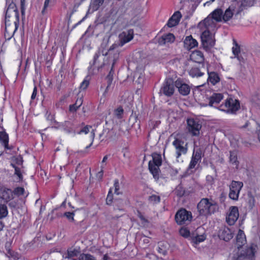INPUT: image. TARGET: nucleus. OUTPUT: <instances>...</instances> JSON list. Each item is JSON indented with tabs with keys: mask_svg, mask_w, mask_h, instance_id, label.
<instances>
[{
	"mask_svg": "<svg viewBox=\"0 0 260 260\" xmlns=\"http://www.w3.org/2000/svg\"><path fill=\"white\" fill-rule=\"evenodd\" d=\"M199 215L207 217L219 210L217 202L212 198H202L197 205Z\"/></svg>",
	"mask_w": 260,
	"mask_h": 260,
	"instance_id": "f257e3e1",
	"label": "nucleus"
},
{
	"mask_svg": "<svg viewBox=\"0 0 260 260\" xmlns=\"http://www.w3.org/2000/svg\"><path fill=\"white\" fill-rule=\"evenodd\" d=\"M256 246L252 244L234 254L232 260H255V253Z\"/></svg>",
	"mask_w": 260,
	"mask_h": 260,
	"instance_id": "f03ea898",
	"label": "nucleus"
},
{
	"mask_svg": "<svg viewBox=\"0 0 260 260\" xmlns=\"http://www.w3.org/2000/svg\"><path fill=\"white\" fill-rule=\"evenodd\" d=\"M240 108V101L236 99L229 97L223 104H221L218 109L224 111L226 113L236 114L237 111Z\"/></svg>",
	"mask_w": 260,
	"mask_h": 260,
	"instance_id": "7ed1b4c3",
	"label": "nucleus"
},
{
	"mask_svg": "<svg viewBox=\"0 0 260 260\" xmlns=\"http://www.w3.org/2000/svg\"><path fill=\"white\" fill-rule=\"evenodd\" d=\"M192 218V213L185 209L182 208L179 210L175 214V219L179 225L184 224L190 222Z\"/></svg>",
	"mask_w": 260,
	"mask_h": 260,
	"instance_id": "20e7f679",
	"label": "nucleus"
},
{
	"mask_svg": "<svg viewBox=\"0 0 260 260\" xmlns=\"http://www.w3.org/2000/svg\"><path fill=\"white\" fill-rule=\"evenodd\" d=\"M176 149V158H179L182 154H185L188 150V145L182 139L176 138L172 143Z\"/></svg>",
	"mask_w": 260,
	"mask_h": 260,
	"instance_id": "39448f33",
	"label": "nucleus"
},
{
	"mask_svg": "<svg viewBox=\"0 0 260 260\" xmlns=\"http://www.w3.org/2000/svg\"><path fill=\"white\" fill-rule=\"evenodd\" d=\"M243 186V183L242 182L233 180L230 185L229 198L233 200L237 201L240 190Z\"/></svg>",
	"mask_w": 260,
	"mask_h": 260,
	"instance_id": "423d86ee",
	"label": "nucleus"
},
{
	"mask_svg": "<svg viewBox=\"0 0 260 260\" xmlns=\"http://www.w3.org/2000/svg\"><path fill=\"white\" fill-rule=\"evenodd\" d=\"M9 18L6 19L5 18V36L6 37H8V39H10L14 35L15 32L17 30L19 24V18L16 19L14 22L13 24H11L9 23Z\"/></svg>",
	"mask_w": 260,
	"mask_h": 260,
	"instance_id": "0eeeda50",
	"label": "nucleus"
},
{
	"mask_svg": "<svg viewBox=\"0 0 260 260\" xmlns=\"http://www.w3.org/2000/svg\"><path fill=\"white\" fill-rule=\"evenodd\" d=\"M174 85L175 83L172 78H167L160 88L159 93L168 97L171 96L174 92Z\"/></svg>",
	"mask_w": 260,
	"mask_h": 260,
	"instance_id": "6e6552de",
	"label": "nucleus"
},
{
	"mask_svg": "<svg viewBox=\"0 0 260 260\" xmlns=\"http://www.w3.org/2000/svg\"><path fill=\"white\" fill-rule=\"evenodd\" d=\"M187 124L188 131L192 136H199L200 131L202 127V125L199 123V121L193 118H190L187 120Z\"/></svg>",
	"mask_w": 260,
	"mask_h": 260,
	"instance_id": "1a4fd4ad",
	"label": "nucleus"
},
{
	"mask_svg": "<svg viewBox=\"0 0 260 260\" xmlns=\"http://www.w3.org/2000/svg\"><path fill=\"white\" fill-rule=\"evenodd\" d=\"M6 5H8V6L5 12V18H10L13 14L16 19H19V13L16 4L12 0H6Z\"/></svg>",
	"mask_w": 260,
	"mask_h": 260,
	"instance_id": "9d476101",
	"label": "nucleus"
},
{
	"mask_svg": "<svg viewBox=\"0 0 260 260\" xmlns=\"http://www.w3.org/2000/svg\"><path fill=\"white\" fill-rule=\"evenodd\" d=\"M118 46L122 47L125 44L130 42L134 38V30L129 29L123 31L119 35Z\"/></svg>",
	"mask_w": 260,
	"mask_h": 260,
	"instance_id": "9b49d317",
	"label": "nucleus"
},
{
	"mask_svg": "<svg viewBox=\"0 0 260 260\" xmlns=\"http://www.w3.org/2000/svg\"><path fill=\"white\" fill-rule=\"evenodd\" d=\"M218 237L220 240L228 242L234 237V232L227 226L221 227L218 232Z\"/></svg>",
	"mask_w": 260,
	"mask_h": 260,
	"instance_id": "f8f14e48",
	"label": "nucleus"
},
{
	"mask_svg": "<svg viewBox=\"0 0 260 260\" xmlns=\"http://www.w3.org/2000/svg\"><path fill=\"white\" fill-rule=\"evenodd\" d=\"M239 216L238 208L237 206H231L229 209V212L226 217L227 223L232 225L235 224Z\"/></svg>",
	"mask_w": 260,
	"mask_h": 260,
	"instance_id": "ddd939ff",
	"label": "nucleus"
},
{
	"mask_svg": "<svg viewBox=\"0 0 260 260\" xmlns=\"http://www.w3.org/2000/svg\"><path fill=\"white\" fill-rule=\"evenodd\" d=\"M175 86L178 88L180 94L182 95H187L190 93V86L180 79H178L175 82Z\"/></svg>",
	"mask_w": 260,
	"mask_h": 260,
	"instance_id": "4468645a",
	"label": "nucleus"
},
{
	"mask_svg": "<svg viewBox=\"0 0 260 260\" xmlns=\"http://www.w3.org/2000/svg\"><path fill=\"white\" fill-rule=\"evenodd\" d=\"M202 157V150L200 148L194 149L190 162L188 167V170H191L195 168L199 161H200Z\"/></svg>",
	"mask_w": 260,
	"mask_h": 260,
	"instance_id": "2eb2a0df",
	"label": "nucleus"
},
{
	"mask_svg": "<svg viewBox=\"0 0 260 260\" xmlns=\"http://www.w3.org/2000/svg\"><path fill=\"white\" fill-rule=\"evenodd\" d=\"M223 99V95L222 93H213L209 98L208 105L210 107H213L218 109L219 107H217V105Z\"/></svg>",
	"mask_w": 260,
	"mask_h": 260,
	"instance_id": "dca6fc26",
	"label": "nucleus"
},
{
	"mask_svg": "<svg viewBox=\"0 0 260 260\" xmlns=\"http://www.w3.org/2000/svg\"><path fill=\"white\" fill-rule=\"evenodd\" d=\"M181 17L182 15L180 11L175 12L169 19L167 24V26L169 27H172L178 25Z\"/></svg>",
	"mask_w": 260,
	"mask_h": 260,
	"instance_id": "f3484780",
	"label": "nucleus"
},
{
	"mask_svg": "<svg viewBox=\"0 0 260 260\" xmlns=\"http://www.w3.org/2000/svg\"><path fill=\"white\" fill-rule=\"evenodd\" d=\"M13 198L12 190L10 189L1 188L0 190V199L4 202L8 203Z\"/></svg>",
	"mask_w": 260,
	"mask_h": 260,
	"instance_id": "a211bd4d",
	"label": "nucleus"
},
{
	"mask_svg": "<svg viewBox=\"0 0 260 260\" xmlns=\"http://www.w3.org/2000/svg\"><path fill=\"white\" fill-rule=\"evenodd\" d=\"M0 142L4 146L5 149H12L13 147L9 146V136L5 130L0 132Z\"/></svg>",
	"mask_w": 260,
	"mask_h": 260,
	"instance_id": "6ab92c4d",
	"label": "nucleus"
},
{
	"mask_svg": "<svg viewBox=\"0 0 260 260\" xmlns=\"http://www.w3.org/2000/svg\"><path fill=\"white\" fill-rule=\"evenodd\" d=\"M246 236L242 230H239L236 236V245L238 249L241 248L246 243Z\"/></svg>",
	"mask_w": 260,
	"mask_h": 260,
	"instance_id": "aec40b11",
	"label": "nucleus"
},
{
	"mask_svg": "<svg viewBox=\"0 0 260 260\" xmlns=\"http://www.w3.org/2000/svg\"><path fill=\"white\" fill-rule=\"evenodd\" d=\"M198 43L191 35L187 36L184 41V45L187 49H190L198 46Z\"/></svg>",
	"mask_w": 260,
	"mask_h": 260,
	"instance_id": "412c9836",
	"label": "nucleus"
},
{
	"mask_svg": "<svg viewBox=\"0 0 260 260\" xmlns=\"http://www.w3.org/2000/svg\"><path fill=\"white\" fill-rule=\"evenodd\" d=\"M159 167L158 166L152 165L151 164V161H149L148 169L156 181H158L159 178V173L160 171Z\"/></svg>",
	"mask_w": 260,
	"mask_h": 260,
	"instance_id": "4be33fe9",
	"label": "nucleus"
},
{
	"mask_svg": "<svg viewBox=\"0 0 260 260\" xmlns=\"http://www.w3.org/2000/svg\"><path fill=\"white\" fill-rule=\"evenodd\" d=\"M175 36L173 34L169 33L159 38L158 43L160 45H164L166 43H173L175 41Z\"/></svg>",
	"mask_w": 260,
	"mask_h": 260,
	"instance_id": "5701e85b",
	"label": "nucleus"
},
{
	"mask_svg": "<svg viewBox=\"0 0 260 260\" xmlns=\"http://www.w3.org/2000/svg\"><path fill=\"white\" fill-rule=\"evenodd\" d=\"M246 204L249 210H252L255 206V200L251 191H248L247 192Z\"/></svg>",
	"mask_w": 260,
	"mask_h": 260,
	"instance_id": "b1692460",
	"label": "nucleus"
},
{
	"mask_svg": "<svg viewBox=\"0 0 260 260\" xmlns=\"http://www.w3.org/2000/svg\"><path fill=\"white\" fill-rule=\"evenodd\" d=\"M190 57L191 59L198 63L202 62L204 60L203 53L199 50L193 51L190 55Z\"/></svg>",
	"mask_w": 260,
	"mask_h": 260,
	"instance_id": "393cba45",
	"label": "nucleus"
},
{
	"mask_svg": "<svg viewBox=\"0 0 260 260\" xmlns=\"http://www.w3.org/2000/svg\"><path fill=\"white\" fill-rule=\"evenodd\" d=\"M208 81L210 82L213 85H215L220 81V78L218 74L214 72H208Z\"/></svg>",
	"mask_w": 260,
	"mask_h": 260,
	"instance_id": "a878e982",
	"label": "nucleus"
},
{
	"mask_svg": "<svg viewBox=\"0 0 260 260\" xmlns=\"http://www.w3.org/2000/svg\"><path fill=\"white\" fill-rule=\"evenodd\" d=\"M104 3V0H91L89 5V9L92 12L96 11L99 9Z\"/></svg>",
	"mask_w": 260,
	"mask_h": 260,
	"instance_id": "bb28decb",
	"label": "nucleus"
},
{
	"mask_svg": "<svg viewBox=\"0 0 260 260\" xmlns=\"http://www.w3.org/2000/svg\"><path fill=\"white\" fill-rule=\"evenodd\" d=\"M168 244L164 242H159L158 243L157 251L164 256H166L168 253Z\"/></svg>",
	"mask_w": 260,
	"mask_h": 260,
	"instance_id": "cd10ccee",
	"label": "nucleus"
},
{
	"mask_svg": "<svg viewBox=\"0 0 260 260\" xmlns=\"http://www.w3.org/2000/svg\"><path fill=\"white\" fill-rule=\"evenodd\" d=\"M211 37V34L209 30H205L202 33L201 39L203 47H207V41Z\"/></svg>",
	"mask_w": 260,
	"mask_h": 260,
	"instance_id": "c85d7f7f",
	"label": "nucleus"
},
{
	"mask_svg": "<svg viewBox=\"0 0 260 260\" xmlns=\"http://www.w3.org/2000/svg\"><path fill=\"white\" fill-rule=\"evenodd\" d=\"M152 160L151 161V164L156 166L160 167L162 164L161 156L160 154L156 152L153 153L152 154Z\"/></svg>",
	"mask_w": 260,
	"mask_h": 260,
	"instance_id": "c756f323",
	"label": "nucleus"
},
{
	"mask_svg": "<svg viewBox=\"0 0 260 260\" xmlns=\"http://www.w3.org/2000/svg\"><path fill=\"white\" fill-rule=\"evenodd\" d=\"M81 127L80 129H75V134H77L81 135L82 134H87L89 132V129L91 128L90 125H85L84 123L82 122L80 123Z\"/></svg>",
	"mask_w": 260,
	"mask_h": 260,
	"instance_id": "7c9ffc66",
	"label": "nucleus"
},
{
	"mask_svg": "<svg viewBox=\"0 0 260 260\" xmlns=\"http://www.w3.org/2000/svg\"><path fill=\"white\" fill-rule=\"evenodd\" d=\"M74 123L70 121H66L62 123L63 130L68 133H74L75 134V129L73 128Z\"/></svg>",
	"mask_w": 260,
	"mask_h": 260,
	"instance_id": "2f4dec72",
	"label": "nucleus"
},
{
	"mask_svg": "<svg viewBox=\"0 0 260 260\" xmlns=\"http://www.w3.org/2000/svg\"><path fill=\"white\" fill-rule=\"evenodd\" d=\"M206 239V236L204 235H199L196 234L195 235L194 234H191V236L190 237V240L192 243L195 244H198L199 243H201L204 241Z\"/></svg>",
	"mask_w": 260,
	"mask_h": 260,
	"instance_id": "473e14b6",
	"label": "nucleus"
},
{
	"mask_svg": "<svg viewBox=\"0 0 260 260\" xmlns=\"http://www.w3.org/2000/svg\"><path fill=\"white\" fill-rule=\"evenodd\" d=\"M222 14L223 11L221 9H217L211 13L212 18L217 22L222 20Z\"/></svg>",
	"mask_w": 260,
	"mask_h": 260,
	"instance_id": "72a5a7b5",
	"label": "nucleus"
},
{
	"mask_svg": "<svg viewBox=\"0 0 260 260\" xmlns=\"http://www.w3.org/2000/svg\"><path fill=\"white\" fill-rule=\"evenodd\" d=\"M251 101L255 107H260V90H258L252 96Z\"/></svg>",
	"mask_w": 260,
	"mask_h": 260,
	"instance_id": "f704fd0d",
	"label": "nucleus"
},
{
	"mask_svg": "<svg viewBox=\"0 0 260 260\" xmlns=\"http://www.w3.org/2000/svg\"><path fill=\"white\" fill-rule=\"evenodd\" d=\"M83 100L82 98L77 99L74 104L71 105L69 107V110L71 112H76L78 109L82 105Z\"/></svg>",
	"mask_w": 260,
	"mask_h": 260,
	"instance_id": "c9c22d12",
	"label": "nucleus"
},
{
	"mask_svg": "<svg viewBox=\"0 0 260 260\" xmlns=\"http://www.w3.org/2000/svg\"><path fill=\"white\" fill-rule=\"evenodd\" d=\"M189 74L192 77H199L203 75L204 73L200 71L198 68H192L189 71Z\"/></svg>",
	"mask_w": 260,
	"mask_h": 260,
	"instance_id": "e433bc0d",
	"label": "nucleus"
},
{
	"mask_svg": "<svg viewBox=\"0 0 260 260\" xmlns=\"http://www.w3.org/2000/svg\"><path fill=\"white\" fill-rule=\"evenodd\" d=\"M174 193L179 198H181L185 194V191L183 186L181 184H179L174 189Z\"/></svg>",
	"mask_w": 260,
	"mask_h": 260,
	"instance_id": "4c0bfd02",
	"label": "nucleus"
},
{
	"mask_svg": "<svg viewBox=\"0 0 260 260\" xmlns=\"http://www.w3.org/2000/svg\"><path fill=\"white\" fill-rule=\"evenodd\" d=\"M230 162L232 164L236 165V166H238L239 161L237 160V155L235 151H230Z\"/></svg>",
	"mask_w": 260,
	"mask_h": 260,
	"instance_id": "58836bf2",
	"label": "nucleus"
},
{
	"mask_svg": "<svg viewBox=\"0 0 260 260\" xmlns=\"http://www.w3.org/2000/svg\"><path fill=\"white\" fill-rule=\"evenodd\" d=\"M8 214L7 207L5 204L0 205V219L3 218L7 216Z\"/></svg>",
	"mask_w": 260,
	"mask_h": 260,
	"instance_id": "ea45409f",
	"label": "nucleus"
},
{
	"mask_svg": "<svg viewBox=\"0 0 260 260\" xmlns=\"http://www.w3.org/2000/svg\"><path fill=\"white\" fill-rule=\"evenodd\" d=\"M233 15V13L229 8L225 10L224 14H222V19L223 20L224 22H226L232 17Z\"/></svg>",
	"mask_w": 260,
	"mask_h": 260,
	"instance_id": "a19ab883",
	"label": "nucleus"
},
{
	"mask_svg": "<svg viewBox=\"0 0 260 260\" xmlns=\"http://www.w3.org/2000/svg\"><path fill=\"white\" fill-rule=\"evenodd\" d=\"M148 200L150 203L156 204L160 202V198L158 196L152 194L148 197Z\"/></svg>",
	"mask_w": 260,
	"mask_h": 260,
	"instance_id": "79ce46f5",
	"label": "nucleus"
},
{
	"mask_svg": "<svg viewBox=\"0 0 260 260\" xmlns=\"http://www.w3.org/2000/svg\"><path fill=\"white\" fill-rule=\"evenodd\" d=\"M123 113L124 110L121 106H119L117 109L114 110V114L118 119L122 118Z\"/></svg>",
	"mask_w": 260,
	"mask_h": 260,
	"instance_id": "37998d69",
	"label": "nucleus"
},
{
	"mask_svg": "<svg viewBox=\"0 0 260 260\" xmlns=\"http://www.w3.org/2000/svg\"><path fill=\"white\" fill-rule=\"evenodd\" d=\"M180 234L184 238H189L190 240V237L191 235L190 234V231L187 228H182L179 231Z\"/></svg>",
	"mask_w": 260,
	"mask_h": 260,
	"instance_id": "c03bdc74",
	"label": "nucleus"
},
{
	"mask_svg": "<svg viewBox=\"0 0 260 260\" xmlns=\"http://www.w3.org/2000/svg\"><path fill=\"white\" fill-rule=\"evenodd\" d=\"M114 74V71L113 70V67H112L110 72H109L108 75L106 76V78L107 84H108L109 85H111L112 84V82L113 80Z\"/></svg>",
	"mask_w": 260,
	"mask_h": 260,
	"instance_id": "a18cd8bd",
	"label": "nucleus"
},
{
	"mask_svg": "<svg viewBox=\"0 0 260 260\" xmlns=\"http://www.w3.org/2000/svg\"><path fill=\"white\" fill-rule=\"evenodd\" d=\"M254 0H243L241 2V6L244 8L250 7L254 5Z\"/></svg>",
	"mask_w": 260,
	"mask_h": 260,
	"instance_id": "49530a36",
	"label": "nucleus"
},
{
	"mask_svg": "<svg viewBox=\"0 0 260 260\" xmlns=\"http://www.w3.org/2000/svg\"><path fill=\"white\" fill-rule=\"evenodd\" d=\"M215 40L212 38V37H210L209 39L207 41V47H203L206 51L209 50L212 47H213L215 44Z\"/></svg>",
	"mask_w": 260,
	"mask_h": 260,
	"instance_id": "de8ad7c7",
	"label": "nucleus"
},
{
	"mask_svg": "<svg viewBox=\"0 0 260 260\" xmlns=\"http://www.w3.org/2000/svg\"><path fill=\"white\" fill-rule=\"evenodd\" d=\"M79 260H96V259L90 254L82 253L79 257Z\"/></svg>",
	"mask_w": 260,
	"mask_h": 260,
	"instance_id": "09e8293b",
	"label": "nucleus"
},
{
	"mask_svg": "<svg viewBox=\"0 0 260 260\" xmlns=\"http://www.w3.org/2000/svg\"><path fill=\"white\" fill-rule=\"evenodd\" d=\"M75 216V212H66L63 213V216L66 217L69 221L74 222L75 221L74 219Z\"/></svg>",
	"mask_w": 260,
	"mask_h": 260,
	"instance_id": "8fccbe9b",
	"label": "nucleus"
},
{
	"mask_svg": "<svg viewBox=\"0 0 260 260\" xmlns=\"http://www.w3.org/2000/svg\"><path fill=\"white\" fill-rule=\"evenodd\" d=\"M89 84V79L88 76H87L83 82L81 83L80 86V89L81 90H85Z\"/></svg>",
	"mask_w": 260,
	"mask_h": 260,
	"instance_id": "3c124183",
	"label": "nucleus"
},
{
	"mask_svg": "<svg viewBox=\"0 0 260 260\" xmlns=\"http://www.w3.org/2000/svg\"><path fill=\"white\" fill-rule=\"evenodd\" d=\"M78 251L76 250H68L67 255L66 258H71V260H77L76 259L72 258V257L77 255Z\"/></svg>",
	"mask_w": 260,
	"mask_h": 260,
	"instance_id": "603ef678",
	"label": "nucleus"
},
{
	"mask_svg": "<svg viewBox=\"0 0 260 260\" xmlns=\"http://www.w3.org/2000/svg\"><path fill=\"white\" fill-rule=\"evenodd\" d=\"M25 0H20V9L21 13L22 15V19L23 20L25 19Z\"/></svg>",
	"mask_w": 260,
	"mask_h": 260,
	"instance_id": "864d4df0",
	"label": "nucleus"
},
{
	"mask_svg": "<svg viewBox=\"0 0 260 260\" xmlns=\"http://www.w3.org/2000/svg\"><path fill=\"white\" fill-rule=\"evenodd\" d=\"M6 256L8 257L13 258L14 259H18V254L16 252L12 251V250L8 251L6 254Z\"/></svg>",
	"mask_w": 260,
	"mask_h": 260,
	"instance_id": "5fc2aeb1",
	"label": "nucleus"
},
{
	"mask_svg": "<svg viewBox=\"0 0 260 260\" xmlns=\"http://www.w3.org/2000/svg\"><path fill=\"white\" fill-rule=\"evenodd\" d=\"M234 43L235 44V46L233 47L232 48L233 53L235 55V56L239 54L240 52V46L235 41H234Z\"/></svg>",
	"mask_w": 260,
	"mask_h": 260,
	"instance_id": "6e6d98bb",
	"label": "nucleus"
},
{
	"mask_svg": "<svg viewBox=\"0 0 260 260\" xmlns=\"http://www.w3.org/2000/svg\"><path fill=\"white\" fill-rule=\"evenodd\" d=\"M114 186L115 188L114 193L117 195L120 194L121 193L119 191V183L118 179H116L114 180Z\"/></svg>",
	"mask_w": 260,
	"mask_h": 260,
	"instance_id": "4d7b16f0",
	"label": "nucleus"
},
{
	"mask_svg": "<svg viewBox=\"0 0 260 260\" xmlns=\"http://www.w3.org/2000/svg\"><path fill=\"white\" fill-rule=\"evenodd\" d=\"M14 193L17 196L23 195L24 193V189L21 187H17L14 189Z\"/></svg>",
	"mask_w": 260,
	"mask_h": 260,
	"instance_id": "13d9d810",
	"label": "nucleus"
},
{
	"mask_svg": "<svg viewBox=\"0 0 260 260\" xmlns=\"http://www.w3.org/2000/svg\"><path fill=\"white\" fill-rule=\"evenodd\" d=\"M51 0H45L44 4V7L42 10V15H45L47 13V9L49 6V3Z\"/></svg>",
	"mask_w": 260,
	"mask_h": 260,
	"instance_id": "bf43d9fd",
	"label": "nucleus"
},
{
	"mask_svg": "<svg viewBox=\"0 0 260 260\" xmlns=\"http://www.w3.org/2000/svg\"><path fill=\"white\" fill-rule=\"evenodd\" d=\"M118 46V45L116 44H113L112 46H110L107 52L104 53V51H102L103 55L104 56H107L108 54H110L111 52L116 47H117Z\"/></svg>",
	"mask_w": 260,
	"mask_h": 260,
	"instance_id": "052dcab7",
	"label": "nucleus"
},
{
	"mask_svg": "<svg viewBox=\"0 0 260 260\" xmlns=\"http://www.w3.org/2000/svg\"><path fill=\"white\" fill-rule=\"evenodd\" d=\"M119 52L118 51H116L114 54L113 56V61H112V66L114 67L115 63L116 62L117 60L119 58Z\"/></svg>",
	"mask_w": 260,
	"mask_h": 260,
	"instance_id": "680f3d73",
	"label": "nucleus"
},
{
	"mask_svg": "<svg viewBox=\"0 0 260 260\" xmlns=\"http://www.w3.org/2000/svg\"><path fill=\"white\" fill-rule=\"evenodd\" d=\"M113 194H108L106 198V204L108 205H111L113 202Z\"/></svg>",
	"mask_w": 260,
	"mask_h": 260,
	"instance_id": "e2e57ef3",
	"label": "nucleus"
},
{
	"mask_svg": "<svg viewBox=\"0 0 260 260\" xmlns=\"http://www.w3.org/2000/svg\"><path fill=\"white\" fill-rule=\"evenodd\" d=\"M15 174L16 175L19 179V180H22L23 179L22 175L21 173L20 169L19 168H16L15 170Z\"/></svg>",
	"mask_w": 260,
	"mask_h": 260,
	"instance_id": "0e129e2a",
	"label": "nucleus"
},
{
	"mask_svg": "<svg viewBox=\"0 0 260 260\" xmlns=\"http://www.w3.org/2000/svg\"><path fill=\"white\" fill-rule=\"evenodd\" d=\"M14 161L17 165H21L23 162L22 157L21 156L15 157H14Z\"/></svg>",
	"mask_w": 260,
	"mask_h": 260,
	"instance_id": "69168bd1",
	"label": "nucleus"
},
{
	"mask_svg": "<svg viewBox=\"0 0 260 260\" xmlns=\"http://www.w3.org/2000/svg\"><path fill=\"white\" fill-rule=\"evenodd\" d=\"M104 170H101L100 171L96 173V177L99 181H101L102 180Z\"/></svg>",
	"mask_w": 260,
	"mask_h": 260,
	"instance_id": "338daca9",
	"label": "nucleus"
},
{
	"mask_svg": "<svg viewBox=\"0 0 260 260\" xmlns=\"http://www.w3.org/2000/svg\"><path fill=\"white\" fill-rule=\"evenodd\" d=\"M100 55H101V53H100V51H98L97 52L95 53V54H94V57H93V62L92 63V66H93L95 64L96 60L99 58Z\"/></svg>",
	"mask_w": 260,
	"mask_h": 260,
	"instance_id": "774afa93",
	"label": "nucleus"
}]
</instances>
